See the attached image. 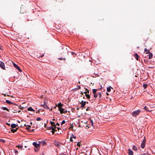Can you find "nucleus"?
<instances>
[{
	"instance_id": "nucleus-1",
	"label": "nucleus",
	"mask_w": 155,
	"mask_h": 155,
	"mask_svg": "<svg viewBox=\"0 0 155 155\" xmlns=\"http://www.w3.org/2000/svg\"><path fill=\"white\" fill-rule=\"evenodd\" d=\"M47 102L44 101V104H43L41 105V106L43 107L46 110H48L49 109V107L47 105Z\"/></svg>"
},
{
	"instance_id": "nucleus-2",
	"label": "nucleus",
	"mask_w": 155,
	"mask_h": 155,
	"mask_svg": "<svg viewBox=\"0 0 155 155\" xmlns=\"http://www.w3.org/2000/svg\"><path fill=\"white\" fill-rule=\"evenodd\" d=\"M140 112V110H138L134 111L132 113V114L133 116L135 117L138 115Z\"/></svg>"
},
{
	"instance_id": "nucleus-3",
	"label": "nucleus",
	"mask_w": 155,
	"mask_h": 155,
	"mask_svg": "<svg viewBox=\"0 0 155 155\" xmlns=\"http://www.w3.org/2000/svg\"><path fill=\"white\" fill-rule=\"evenodd\" d=\"M98 91V89H93V93L94 94V97H97L98 96V94L97 91Z\"/></svg>"
},
{
	"instance_id": "nucleus-4",
	"label": "nucleus",
	"mask_w": 155,
	"mask_h": 155,
	"mask_svg": "<svg viewBox=\"0 0 155 155\" xmlns=\"http://www.w3.org/2000/svg\"><path fill=\"white\" fill-rule=\"evenodd\" d=\"M146 142V140L145 139H144L141 144V147L142 148H143L145 147Z\"/></svg>"
},
{
	"instance_id": "nucleus-5",
	"label": "nucleus",
	"mask_w": 155,
	"mask_h": 155,
	"mask_svg": "<svg viewBox=\"0 0 155 155\" xmlns=\"http://www.w3.org/2000/svg\"><path fill=\"white\" fill-rule=\"evenodd\" d=\"M0 67L3 70L5 69L4 63L2 61H0Z\"/></svg>"
},
{
	"instance_id": "nucleus-6",
	"label": "nucleus",
	"mask_w": 155,
	"mask_h": 155,
	"mask_svg": "<svg viewBox=\"0 0 155 155\" xmlns=\"http://www.w3.org/2000/svg\"><path fill=\"white\" fill-rule=\"evenodd\" d=\"M13 65L18 70L20 71H21V70L20 69V68L15 63H13Z\"/></svg>"
},
{
	"instance_id": "nucleus-7",
	"label": "nucleus",
	"mask_w": 155,
	"mask_h": 155,
	"mask_svg": "<svg viewBox=\"0 0 155 155\" xmlns=\"http://www.w3.org/2000/svg\"><path fill=\"white\" fill-rule=\"evenodd\" d=\"M33 145L35 146V148H39L40 146V144L37 143L35 142H34L33 143Z\"/></svg>"
},
{
	"instance_id": "nucleus-8",
	"label": "nucleus",
	"mask_w": 155,
	"mask_h": 155,
	"mask_svg": "<svg viewBox=\"0 0 155 155\" xmlns=\"http://www.w3.org/2000/svg\"><path fill=\"white\" fill-rule=\"evenodd\" d=\"M149 53V59H150L152 58L153 57V54L152 53H150L149 52V51L148 50L147 52H146V54H147Z\"/></svg>"
},
{
	"instance_id": "nucleus-9",
	"label": "nucleus",
	"mask_w": 155,
	"mask_h": 155,
	"mask_svg": "<svg viewBox=\"0 0 155 155\" xmlns=\"http://www.w3.org/2000/svg\"><path fill=\"white\" fill-rule=\"evenodd\" d=\"M89 91L87 90V91H85L84 92V93L85 94V96H86V97H90V96L88 94V93H89Z\"/></svg>"
},
{
	"instance_id": "nucleus-10",
	"label": "nucleus",
	"mask_w": 155,
	"mask_h": 155,
	"mask_svg": "<svg viewBox=\"0 0 155 155\" xmlns=\"http://www.w3.org/2000/svg\"><path fill=\"white\" fill-rule=\"evenodd\" d=\"M86 101H81V102L80 103L81 104V107H83L86 105Z\"/></svg>"
},
{
	"instance_id": "nucleus-11",
	"label": "nucleus",
	"mask_w": 155,
	"mask_h": 155,
	"mask_svg": "<svg viewBox=\"0 0 155 155\" xmlns=\"http://www.w3.org/2000/svg\"><path fill=\"white\" fill-rule=\"evenodd\" d=\"M150 109H149L148 107H147L146 106H145L144 107V109L147 111H149V112H151L152 111V110L150 109Z\"/></svg>"
},
{
	"instance_id": "nucleus-12",
	"label": "nucleus",
	"mask_w": 155,
	"mask_h": 155,
	"mask_svg": "<svg viewBox=\"0 0 155 155\" xmlns=\"http://www.w3.org/2000/svg\"><path fill=\"white\" fill-rule=\"evenodd\" d=\"M128 153L129 155H133V152L130 149H128Z\"/></svg>"
},
{
	"instance_id": "nucleus-13",
	"label": "nucleus",
	"mask_w": 155,
	"mask_h": 155,
	"mask_svg": "<svg viewBox=\"0 0 155 155\" xmlns=\"http://www.w3.org/2000/svg\"><path fill=\"white\" fill-rule=\"evenodd\" d=\"M61 143L58 142H56L54 143V145L57 146L58 148H60L61 147Z\"/></svg>"
},
{
	"instance_id": "nucleus-14",
	"label": "nucleus",
	"mask_w": 155,
	"mask_h": 155,
	"mask_svg": "<svg viewBox=\"0 0 155 155\" xmlns=\"http://www.w3.org/2000/svg\"><path fill=\"white\" fill-rule=\"evenodd\" d=\"M134 56L137 60H139V56L137 53L134 54Z\"/></svg>"
},
{
	"instance_id": "nucleus-15",
	"label": "nucleus",
	"mask_w": 155,
	"mask_h": 155,
	"mask_svg": "<svg viewBox=\"0 0 155 155\" xmlns=\"http://www.w3.org/2000/svg\"><path fill=\"white\" fill-rule=\"evenodd\" d=\"M17 126V125L14 124H12L11 125V127L12 128H15Z\"/></svg>"
},
{
	"instance_id": "nucleus-16",
	"label": "nucleus",
	"mask_w": 155,
	"mask_h": 155,
	"mask_svg": "<svg viewBox=\"0 0 155 155\" xmlns=\"http://www.w3.org/2000/svg\"><path fill=\"white\" fill-rule=\"evenodd\" d=\"M39 142L40 144H42L43 145H45L46 144V143L45 141H39Z\"/></svg>"
},
{
	"instance_id": "nucleus-17",
	"label": "nucleus",
	"mask_w": 155,
	"mask_h": 155,
	"mask_svg": "<svg viewBox=\"0 0 155 155\" xmlns=\"http://www.w3.org/2000/svg\"><path fill=\"white\" fill-rule=\"evenodd\" d=\"M28 111H34L35 110L32 108L31 107H30L28 108Z\"/></svg>"
},
{
	"instance_id": "nucleus-18",
	"label": "nucleus",
	"mask_w": 155,
	"mask_h": 155,
	"mask_svg": "<svg viewBox=\"0 0 155 155\" xmlns=\"http://www.w3.org/2000/svg\"><path fill=\"white\" fill-rule=\"evenodd\" d=\"M18 129V128H16V129H11V131L12 133H14L15 132H16L17 131Z\"/></svg>"
},
{
	"instance_id": "nucleus-19",
	"label": "nucleus",
	"mask_w": 155,
	"mask_h": 155,
	"mask_svg": "<svg viewBox=\"0 0 155 155\" xmlns=\"http://www.w3.org/2000/svg\"><path fill=\"white\" fill-rule=\"evenodd\" d=\"M1 109H2L4 110H6L8 111H9V110L8 109H7V108H6V107H1Z\"/></svg>"
},
{
	"instance_id": "nucleus-20",
	"label": "nucleus",
	"mask_w": 155,
	"mask_h": 155,
	"mask_svg": "<svg viewBox=\"0 0 155 155\" xmlns=\"http://www.w3.org/2000/svg\"><path fill=\"white\" fill-rule=\"evenodd\" d=\"M113 89L112 87H111V86H110L109 87H108L107 88V91L108 92H110L111 91V88Z\"/></svg>"
},
{
	"instance_id": "nucleus-21",
	"label": "nucleus",
	"mask_w": 155,
	"mask_h": 155,
	"mask_svg": "<svg viewBox=\"0 0 155 155\" xmlns=\"http://www.w3.org/2000/svg\"><path fill=\"white\" fill-rule=\"evenodd\" d=\"M58 59L59 60H63L64 61H66V58H58Z\"/></svg>"
},
{
	"instance_id": "nucleus-22",
	"label": "nucleus",
	"mask_w": 155,
	"mask_h": 155,
	"mask_svg": "<svg viewBox=\"0 0 155 155\" xmlns=\"http://www.w3.org/2000/svg\"><path fill=\"white\" fill-rule=\"evenodd\" d=\"M50 123L52 126L54 127V126H55V123L54 122H52V121H51Z\"/></svg>"
},
{
	"instance_id": "nucleus-23",
	"label": "nucleus",
	"mask_w": 155,
	"mask_h": 155,
	"mask_svg": "<svg viewBox=\"0 0 155 155\" xmlns=\"http://www.w3.org/2000/svg\"><path fill=\"white\" fill-rule=\"evenodd\" d=\"M132 149L133 150H137V147H136L134 146L133 147V148H132Z\"/></svg>"
},
{
	"instance_id": "nucleus-24",
	"label": "nucleus",
	"mask_w": 155,
	"mask_h": 155,
	"mask_svg": "<svg viewBox=\"0 0 155 155\" xmlns=\"http://www.w3.org/2000/svg\"><path fill=\"white\" fill-rule=\"evenodd\" d=\"M6 102L9 104H13V103L11 102V101H8V100H6Z\"/></svg>"
},
{
	"instance_id": "nucleus-25",
	"label": "nucleus",
	"mask_w": 155,
	"mask_h": 155,
	"mask_svg": "<svg viewBox=\"0 0 155 155\" xmlns=\"http://www.w3.org/2000/svg\"><path fill=\"white\" fill-rule=\"evenodd\" d=\"M39 148H35L34 149V150L35 152H38L39 150Z\"/></svg>"
},
{
	"instance_id": "nucleus-26",
	"label": "nucleus",
	"mask_w": 155,
	"mask_h": 155,
	"mask_svg": "<svg viewBox=\"0 0 155 155\" xmlns=\"http://www.w3.org/2000/svg\"><path fill=\"white\" fill-rule=\"evenodd\" d=\"M63 104H61V103H59L58 104V107H59V106H63Z\"/></svg>"
},
{
	"instance_id": "nucleus-27",
	"label": "nucleus",
	"mask_w": 155,
	"mask_h": 155,
	"mask_svg": "<svg viewBox=\"0 0 155 155\" xmlns=\"http://www.w3.org/2000/svg\"><path fill=\"white\" fill-rule=\"evenodd\" d=\"M147 84H143V87L144 89L146 88L147 87Z\"/></svg>"
},
{
	"instance_id": "nucleus-28",
	"label": "nucleus",
	"mask_w": 155,
	"mask_h": 155,
	"mask_svg": "<svg viewBox=\"0 0 155 155\" xmlns=\"http://www.w3.org/2000/svg\"><path fill=\"white\" fill-rule=\"evenodd\" d=\"M62 106H59V107H58V110L60 112V111L61 110L63 109L62 108Z\"/></svg>"
},
{
	"instance_id": "nucleus-29",
	"label": "nucleus",
	"mask_w": 155,
	"mask_h": 155,
	"mask_svg": "<svg viewBox=\"0 0 155 155\" xmlns=\"http://www.w3.org/2000/svg\"><path fill=\"white\" fill-rule=\"evenodd\" d=\"M53 128H54V127H50L48 128V130H53Z\"/></svg>"
},
{
	"instance_id": "nucleus-30",
	"label": "nucleus",
	"mask_w": 155,
	"mask_h": 155,
	"mask_svg": "<svg viewBox=\"0 0 155 155\" xmlns=\"http://www.w3.org/2000/svg\"><path fill=\"white\" fill-rule=\"evenodd\" d=\"M64 109L63 108L60 111V113L61 114H62L63 113V112H64Z\"/></svg>"
},
{
	"instance_id": "nucleus-31",
	"label": "nucleus",
	"mask_w": 155,
	"mask_h": 155,
	"mask_svg": "<svg viewBox=\"0 0 155 155\" xmlns=\"http://www.w3.org/2000/svg\"><path fill=\"white\" fill-rule=\"evenodd\" d=\"M81 145V143L80 142H78L77 144V145L78 147H80Z\"/></svg>"
},
{
	"instance_id": "nucleus-32",
	"label": "nucleus",
	"mask_w": 155,
	"mask_h": 155,
	"mask_svg": "<svg viewBox=\"0 0 155 155\" xmlns=\"http://www.w3.org/2000/svg\"><path fill=\"white\" fill-rule=\"evenodd\" d=\"M41 118L39 117L37 118L36 120L38 121H39L41 120Z\"/></svg>"
},
{
	"instance_id": "nucleus-33",
	"label": "nucleus",
	"mask_w": 155,
	"mask_h": 155,
	"mask_svg": "<svg viewBox=\"0 0 155 155\" xmlns=\"http://www.w3.org/2000/svg\"><path fill=\"white\" fill-rule=\"evenodd\" d=\"M97 93L98 94V96H99V97H101V96H102L101 94L99 92H97Z\"/></svg>"
},
{
	"instance_id": "nucleus-34",
	"label": "nucleus",
	"mask_w": 155,
	"mask_h": 155,
	"mask_svg": "<svg viewBox=\"0 0 155 155\" xmlns=\"http://www.w3.org/2000/svg\"><path fill=\"white\" fill-rule=\"evenodd\" d=\"M56 126H54V128H53V130L54 131H57V130L56 129Z\"/></svg>"
},
{
	"instance_id": "nucleus-35",
	"label": "nucleus",
	"mask_w": 155,
	"mask_h": 155,
	"mask_svg": "<svg viewBox=\"0 0 155 155\" xmlns=\"http://www.w3.org/2000/svg\"><path fill=\"white\" fill-rule=\"evenodd\" d=\"M26 129L28 131H30V129L29 127H27L26 128Z\"/></svg>"
},
{
	"instance_id": "nucleus-36",
	"label": "nucleus",
	"mask_w": 155,
	"mask_h": 155,
	"mask_svg": "<svg viewBox=\"0 0 155 155\" xmlns=\"http://www.w3.org/2000/svg\"><path fill=\"white\" fill-rule=\"evenodd\" d=\"M106 98L107 99V100H106V101H108L109 100V101H111V99L110 98V97H106Z\"/></svg>"
},
{
	"instance_id": "nucleus-37",
	"label": "nucleus",
	"mask_w": 155,
	"mask_h": 155,
	"mask_svg": "<svg viewBox=\"0 0 155 155\" xmlns=\"http://www.w3.org/2000/svg\"><path fill=\"white\" fill-rule=\"evenodd\" d=\"M65 123V121L64 120H63L62 121V122L61 123V125H62Z\"/></svg>"
},
{
	"instance_id": "nucleus-38",
	"label": "nucleus",
	"mask_w": 155,
	"mask_h": 155,
	"mask_svg": "<svg viewBox=\"0 0 155 155\" xmlns=\"http://www.w3.org/2000/svg\"><path fill=\"white\" fill-rule=\"evenodd\" d=\"M141 155H150V154L148 153H144L143 154H141Z\"/></svg>"
},
{
	"instance_id": "nucleus-39",
	"label": "nucleus",
	"mask_w": 155,
	"mask_h": 155,
	"mask_svg": "<svg viewBox=\"0 0 155 155\" xmlns=\"http://www.w3.org/2000/svg\"><path fill=\"white\" fill-rule=\"evenodd\" d=\"M90 122L91 123L92 125L93 126L94 124L93 121L92 120H91Z\"/></svg>"
},
{
	"instance_id": "nucleus-40",
	"label": "nucleus",
	"mask_w": 155,
	"mask_h": 155,
	"mask_svg": "<svg viewBox=\"0 0 155 155\" xmlns=\"http://www.w3.org/2000/svg\"><path fill=\"white\" fill-rule=\"evenodd\" d=\"M34 130L33 129H30V132H33Z\"/></svg>"
},
{
	"instance_id": "nucleus-41",
	"label": "nucleus",
	"mask_w": 155,
	"mask_h": 155,
	"mask_svg": "<svg viewBox=\"0 0 155 155\" xmlns=\"http://www.w3.org/2000/svg\"><path fill=\"white\" fill-rule=\"evenodd\" d=\"M67 112V110H64V112H63V113L65 114Z\"/></svg>"
},
{
	"instance_id": "nucleus-42",
	"label": "nucleus",
	"mask_w": 155,
	"mask_h": 155,
	"mask_svg": "<svg viewBox=\"0 0 155 155\" xmlns=\"http://www.w3.org/2000/svg\"><path fill=\"white\" fill-rule=\"evenodd\" d=\"M72 138H74V139H75L76 138V137L75 136L72 135Z\"/></svg>"
},
{
	"instance_id": "nucleus-43",
	"label": "nucleus",
	"mask_w": 155,
	"mask_h": 155,
	"mask_svg": "<svg viewBox=\"0 0 155 155\" xmlns=\"http://www.w3.org/2000/svg\"><path fill=\"white\" fill-rule=\"evenodd\" d=\"M72 137H71L70 138V141L72 142L73 141V140L72 139Z\"/></svg>"
},
{
	"instance_id": "nucleus-44",
	"label": "nucleus",
	"mask_w": 155,
	"mask_h": 155,
	"mask_svg": "<svg viewBox=\"0 0 155 155\" xmlns=\"http://www.w3.org/2000/svg\"><path fill=\"white\" fill-rule=\"evenodd\" d=\"M51 132H52L53 134H54V131L53 130H52L51 131Z\"/></svg>"
},
{
	"instance_id": "nucleus-45",
	"label": "nucleus",
	"mask_w": 155,
	"mask_h": 155,
	"mask_svg": "<svg viewBox=\"0 0 155 155\" xmlns=\"http://www.w3.org/2000/svg\"><path fill=\"white\" fill-rule=\"evenodd\" d=\"M0 140H1V141H2L3 142H5V140H4L3 139H1Z\"/></svg>"
},
{
	"instance_id": "nucleus-46",
	"label": "nucleus",
	"mask_w": 155,
	"mask_h": 155,
	"mask_svg": "<svg viewBox=\"0 0 155 155\" xmlns=\"http://www.w3.org/2000/svg\"><path fill=\"white\" fill-rule=\"evenodd\" d=\"M144 51H145V52H147V51H147V48H145V49H144Z\"/></svg>"
},
{
	"instance_id": "nucleus-47",
	"label": "nucleus",
	"mask_w": 155,
	"mask_h": 155,
	"mask_svg": "<svg viewBox=\"0 0 155 155\" xmlns=\"http://www.w3.org/2000/svg\"><path fill=\"white\" fill-rule=\"evenodd\" d=\"M89 107H87V108L86 109V110L87 111L88 110H89Z\"/></svg>"
},
{
	"instance_id": "nucleus-48",
	"label": "nucleus",
	"mask_w": 155,
	"mask_h": 155,
	"mask_svg": "<svg viewBox=\"0 0 155 155\" xmlns=\"http://www.w3.org/2000/svg\"><path fill=\"white\" fill-rule=\"evenodd\" d=\"M56 125H58V126H59V124H58V123H57L56 124Z\"/></svg>"
},
{
	"instance_id": "nucleus-49",
	"label": "nucleus",
	"mask_w": 155,
	"mask_h": 155,
	"mask_svg": "<svg viewBox=\"0 0 155 155\" xmlns=\"http://www.w3.org/2000/svg\"><path fill=\"white\" fill-rule=\"evenodd\" d=\"M4 96H8L9 95H6V94H4Z\"/></svg>"
},
{
	"instance_id": "nucleus-50",
	"label": "nucleus",
	"mask_w": 155,
	"mask_h": 155,
	"mask_svg": "<svg viewBox=\"0 0 155 155\" xmlns=\"http://www.w3.org/2000/svg\"><path fill=\"white\" fill-rule=\"evenodd\" d=\"M78 89H80L81 88V87L80 86H79L78 87Z\"/></svg>"
},
{
	"instance_id": "nucleus-51",
	"label": "nucleus",
	"mask_w": 155,
	"mask_h": 155,
	"mask_svg": "<svg viewBox=\"0 0 155 155\" xmlns=\"http://www.w3.org/2000/svg\"><path fill=\"white\" fill-rule=\"evenodd\" d=\"M22 146H20L19 147V148H20L21 149H22Z\"/></svg>"
},
{
	"instance_id": "nucleus-52",
	"label": "nucleus",
	"mask_w": 155,
	"mask_h": 155,
	"mask_svg": "<svg viewBox=\"0 0 155 155\" xmlns=\"http://www.w3.org/2000/svg\"><path fill=\"white\" fill-rule=\"evenodd\" d=\"M44 56V55L43 54V55H41V56H40V57H41V58H42V57L43 56Z\"/></svg>"
},
{
	"instance_id": "nucleus-53",
	"label": "nucleus",
	"mask_w": 155,
	"mask_h": 155,
	"mask_svg": "<svg viewBox=\"0 0 155 155\" xmlns=\"http://www.w3.org/2000/svg\"><path fill=\"white\" fill-rule=\"evenodd\" d=\"M13 112L14 113H16L17 112L16 111V110H15L14 111H13Z\"/></svg>"
},
{
	"instance_id": "nucleus-54",
	"label": "nucleus",
	"mask_w": 155,
	"mask_h": 155,
	"mask_svg": "<svg viewBox=\"0 0 155 155\" xmlns=\"http://www.w3.org/2000/svg\"><path fill=\"white\" fill-rule=\"evenodd\" d=\"M40 112V110H38L37 112V113H39Z\"/></svg>"
},
{
	"instance_id": "nucleus-55",
	"label": "nucleus",
	"mask_w": 155,
	"mask_h": 155,
	"mask_svg": "<svg viewBox=\"0 0 155 155\" xmlns=\"http://www.w3.org/2000/svg\"><path fill=\"white\" fill-rule=\"evenodd\" d=\"M55 105L56 107H58V104L57 103L55 104Z\"/></svg>"
},
{
	"instance_id": "nucleus-56",
	"label": "nucleus",
	"mask_w": 155,
	"mask_h": 155,
	"mask_svg": "<svg viewBox=\"0 0 155 155\" xmlns=\"http://www.w3.org/2000/svg\"><path fill=\"white\" fill-rule=\"evenodd\" d=\"M27 127H31V126H30V125H28Z\"/></svg>"
},
{
	"instance_id": "nucleus-57",
	"label": "nucleus",
	"mask_w": 155,
	"mask_h": 155,
	"mask_svg": "<svg viewBox=\"0 0 155 155\" xmlns=\"http://www.w3.org/2000/svg\"><path fill=\"white\" fill-rule=\"evenodd\" d=\"M24 126L27 127L28 125H26V124H25L24 125Z\"/></svg>"
},
{
	"instance_id": "nucleus-58",
	"label": "nucleus",
	"mask_w": 155,
	"mask_h": 155,
	"mask_svg": "<svg viewBox=\"0 0 155 155\" xmlns=\"http://www.w3.org/2000/svg\"><path fill=\"white\" fill-rule=\"evenodd\" d=\"M50 110L51 111H52V108H51V109Z\"/></svg>"
},
{
	"instance_id": "nucleus-59",
	"label": "nucleus",
	"mask_w": 155,
	"mask_h": 155,
	"mask_svg": "<svg viewBox=\"0 0 155 155\" xmlns=\"http://www.w3.org/2000/svg\"><path fill=\"white\" fill-rule=\"evenodd\" d=\"M41 155H44V154L43 153H42L41 154Z\"/></svg>"
},
{
	"instance_id": "nucleus-60",
	"label": "nucleus",
	"mask_w": 155,
	"mask_h": 155,
	"mask_svg": "<svg viewBox=\"0 0 155 155\" xmlns=\"http://www.w3.org/2000/svg\"><path fill=\"white\" fill-rule=\"evenodd\" d=\"M77 110H79V108H78H78H77Z\"/></svg>"
},
{
	"instance_id": "nucleus-61",
	"label": "nucleus",
	"mask_w": 155,
	"mask_h": 155,
	"mask_svg": "<svg viewBox=\"0 0 155 155\" xmlns=\"http://www.w3.org/2000/svg\"><path fill=\"white\" fill-rule=\"evenodd\" d=\"M21 112V111H20V110H19L18 111V113H19V112Z\"/></svg>"
},
{
	"instance_id": "nucleus-62",
	"label": "nucleus",
	"mask_w": 155,
	"mask_h": 155,
	"mask_svg": "<svg viewBox=\"0 0 155 155\" xmlns=\"http://www.w3.org/2000/svg\"><path fill=\"white\" fill-rule=\"evenodd\" d=\"M57 129H58V130H59V129H60V128H58V127Z\"/></svg>"
},
{
	"instance_id": "nucleus-63",
	"label": "nucleus",
	"mask_w": 155,
	"mask_h": 155,
	"mask_svg": "<svg viewBox=\"0 0 155 155\" xmlns=\"http://www.w3.org/2000/svg\"><path fill=\"white\" fill-rule=\"evenodd\" d=\"M81 94H83V93L82 92H81Z\"/></svg>"
},
{
	"instance_id": "nucleus-64",
	"label": "nucleus",
	"mask_w": 155,
	"mask_h": 155,
	"mask_svg": "<svg viewBox=\"0 0 155 155\" xmlns=\"http://www.w3.org/2000/svg\"><path fill=\"white\" fill-rule=\"evenodd\" d=\"M106 94H107V95H108V94L107 93H106Z\"/></svg>"
}]
</instances>
